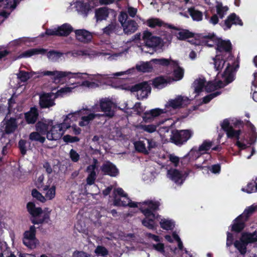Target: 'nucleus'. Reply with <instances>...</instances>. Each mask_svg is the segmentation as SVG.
<instances>
[{"mask_svg":"<svg viewBox=\"0 0 257 257\" xmlns=\"http://www.w3.org/2000/svg\"><path fill=\"white\" fill-rule=\"evenodd\" d=\"M46 52V50L42 48H35L32 49L30 50H28L26 51L21 54L19 56H18V58H28L34 55H38L40 54H44Z\"/></svg>","mask_w":257,"mask_h":257,"instance_id":"nucleus-29","label":"nucleus"},{"mask_svg":"<svg viewBox=\"0 0 257 257\" xmlns=\"http://www.w3.org/2000/svg\"><path fill=\"white\" fill-rule=\"evenodd\" d=\"M43 190L45 191V197L46 200H52L54 198L56 195V187L52 186L50 188L48 186L45 185L43 188Z\"/></svg>","mask_w":257,"mask_h":257,"instance_id":"nucleus-33","label":"nucleus"},{"mask_svg":"<svg viewBox=\"0 0 257 257\" xmlns=\"http://www.w3.org/2000/svg\"><path fill=\"white\" fill-rule=\"evenodd\" d=\"M1 143L4 145L3 146L2 154L5 155L7 153V149L10 146V139L7 138V136L2 137L0 139Z\"/></svg>","mask_w":257,"mask_h":257,"instance_id":"nucleus-47","label":"nucleus"},{"mask_svg":"<svg viewBox=\"0 0 257 257\" xmlns=\"http://www.w3.org/2000/svg\"><path fill=\"white\" fill-rule=\"evenodd\" d=\"M109 15H111L114 17L116 15L113 10L105 7L99 8L95 11V17L97 21L106 20Z\"/></svg>","mask_w":257,"mask_h":257,"instance_id":"nucleus-24","label":"nucleus"},{"mask_svg":"<svg viewBox=\"0 0 257 257\" xmlns=\"http://www.w3.org/2000/svg\"><path fill=\"white\" fill-rule=\"evenodd\" d=\"M221 75V80L215 79L214 81L208 82L204 87L207 92H211L215 89L221 88L231 82L234 79L235 72L229 68L228 63Z\"/></svg>","mask_w":257,"mask_h":257,"instance_id":"nucleus-5","label":"nucleus"},{"mask_svg":"<svg viewBox=\"0 0 257 257\" xmlns=\"http://www.w3.org/2000/svg\"><path fill=\"white\" fill-rule=\"evenodd\" d=\"M59 36H65L68 35L73 30L72 27L68 24H64L57 28Z\"/></svg>","mask_w":257,"mask_h":257,"instance_id":"nucleus-36","label":"nucleus"},{"mask_svg":"<svg viewBox=\"0 0 257 257\" xmlns=\"http://www.w3.org/2000/svg\"><path fill=\"white\" fill-rule=\"evenodd\" d=\"M257 209L256 205H252L246 208L244 212L236 219L232 225V230L239 232L244 227V222L247 220L249 216L252 214Z\"/></svg>","mask_w":257,"mask_h":257,"instance_id":"nucleus-9","label":"nucleus"},{"mask_svg":"<svg viewBox=\"0 0 257 257\" xmlns=\"http://www.w3.org/2000/svg\"><path fill=\"white\" fill-rule=\"evenodd\" d=\"M132 92H136L137 96L139 99L146 98L151 92V87L149 84L144 82L135 85L131 88Z\"/></svg>","mask_w":257,"mask_h":257,"instance_id":"nucleus-19","label":"nucleus"},{"mask_svg":"<svg viewBox=\"0 0 257 257\" xmlns=\"http://www.w3.org/2000/svg\"><path fill=\"white\" fill-rule=\"evenodd\" d=\"M75 33L76 39L80 42L86 43L90 41L92 38L91 34L85 30H77Z\"/></svg>","mask_w":257,"mask_h":257,"instance_id":"nucleus-27","label":"nucleus"},{"mask_svg":"<svg viewBox=\"0 0 257 257\" xmlns=\"http://www.w3.org/2000/svg\"><path fill=\"white\" fill-rule=\"evenodd\" d=\"M193 33L186 30H183L177 34V38L180 40H185L186 39L193 37Z\"/></svg>","mask_w":257,"mask_h":257,"instance_id":"nucleus-51","label":"nucleus"},{"mask_svg":"<svg viewBox=\"0 0 257 257\" xmlns=\"http://www.w3.org/2000/svg\"><path fill=\"white\" fill-rule=\"evenodd\" d=\"M212 146V143L211 142L205 141L200 146L199 149L204 154L206 153L207 151L211 148Z\"/></svg>","mask_w":257,"mask_h":257,"instance_id":"nucleus-53","label":"nucleus"},{"mask_svg":"<svg viewBox=\"0 0 257 257\" xmlns=\"http://www.w3.org/2000/svg\"><path fill=\"white\" fill-rule=\"evenodd\" d=\"M168 113L165 107L164 109L159 108L152 109L145 112L143 116V120L146 122H150L162 113Z\"/></svg>","mask_w":257,"mask_h":257,"instance_id":"nucleus-22","label":"nucleus"},{"mask_svg":"<svg viewBox=\"0 0 257 257\" xmlns=\"http://www.w3.org/2000/svg\"><path fill=\"white\" fill-rule=\"evenodd\" d=\"M152 246L157 251L165 254L164 245L163 243L159 242L157 244H153Z\"/></svg>","mask_w":257,"mask_h":257,"instance_id":"nucleus-58","label":"nucleus"},{"mask_svg":"<svg viewBox=\"0 0 257 257\" xmlns=\"http://www.w3.org/2000/svg\"><path fill=\"white\" fill-rule=\"evenodd\" d=\"M147 25L151 28L156 27H161L163 25L164 23L160 19L157 18H152L147 20Z\"/></svg>","mask_w":257,"mask_h":257,"instance_id":"nucleus-46","label":"nucleus"},{"mask_svg":"<svg viewBox=\"0 0 257 257\" xmlns=\"http://www.w3.org/2000/svg\"><path fill=\"white\" fill-rule=\"evenodd\" d=\"M157 144L154 140L147 139H144L135 143L136 149L138 151L146 154H148L151 149L155 148Z\"/></svg>","mask_w":257,"mask_h":257,"instance_id":"nucleus-18","label":"nucleus"},{"mask_svg":"<svg viewBox=\"0 0 257 257\" xmlns=\"http://www.w3.org/2000/svg\"><path fill=\"white\" fill-rule=\"evenodd\" d=\"M66 129L63 122L51 125L47 133V139L50 141L58 140L62 137Z\"/></svg>","mask_w":257,"mask_h":257,"instance_id":"nucleus-17","label":"nucleus"},{"mask_svg":"<svg viewBox=\"0 0 257 257\" xmlns=\"http://www.w3.org/2000/svg\"><path fill=\"white\" fill-rule=\"evenodd\" d=\"M193 132L191 130H175L172 132L171 140L177 146H181L186 143L193 136Z\"/></svg>","mask_w":257,"mask_h":257,"instance_id":"nucleus-11","label":"nucleus"},{"mask_svg":"<svg viewBox=\"0 0 257 257\" xmlns=\"http://www.w3.org/2000/svg\"><path fill=\"white\" fill-rule=\"evenodd\" d=\"M169 82L162 77H159L155 78L153 82V84L155 88L161 89L166 86Z\"/></svg>","mask_w":257,"mask_h":257,"instance_id":"nucleus-39","label":"nucleus"},{"mask_svg":"<svg viewBox=\"0 0 257 257\" xmlns=\"http://www.w3.org/2000/svg\"><path fill=\"white\" fill-rule=\"evenodd\" d=\"M39 113L37 109L34 107L25 114V117L28 124H34L36 121Z\"/></svg>","mask_w":257,"mask_h":257,"instance_id":"nucleus-28","label":"nucleus"},{"mask_svg":"<svg viewBox=\"0 0 257 257\" xmlns=\"http://www.w3.org/2000/svg\"><path fill=\"white\" fill-rule=\"evenodd\" d=\"M188 11L194 21H200L202 20L203 15L201 12L193 8L189 9Z\"/></svg>","mask_w":257,"mask_h":257,"instance_id":"nucleus-44","label":"nucleus"},{"mask_svg":"<svg viewBox=\"0 0 257 257\" xmlns=\"http://www.w3.org/2000/svg\"><path fill=\"white\" fill-rule=\"evenodd\" d=\"M221 128L226 133L227 136L228 138H236L237 140L239 139V136L240 131H235L230 125L228 120H224L221 124Z\"/></svg>","mask_w":257,"mask_h":257,"instance_id":"nucleus-23","label":"nucleus"},{"mask_svg":"<svg viewBox=\"0 0 257 257\" xmlns=\"http://www.w3.org/2000/svg\"><path fill=\"white\" fill-rule=\"evenodd\" d=\"M190 100L185 96L178 95L174 99L167 102L165 107L168 113H173L176 109L184 107L189 104Z\"/></svg>","mask_w":257,"mask_h":257,"instance_id":"nucleus-10","label":"nucleus"},{"mask_svg":"<svg viewBox=\"0 0 257 257\" xmlns=\"http://www.w3.org/2000/svg\"><path fill=\"white\" fill-rule=\"evenodd\" d=\"M9 107L8 109V113L4 120L2 122L1 131L3 132L2 137L7 136V138H9V135L15 132L18 126L17 119L13 117L8 118V114L14 111L13 105L15 104L12 98L9 100Z\"/></svg>","mask_w":257,"mask_h":257,"instance_id":"nucleus-6","label":"nucleus"},{"mask_svg":"<svg viewBox=\"0 0 257 257\" xmlns=\"http://www.w3.org/2000/svg\"><path fill=\"white\" fill-rule=\"evenodd\" d=\"M98 161L96 159H93L92 164L89 165L86 169V171L88 175H96L95 170L97 167Z\"/></svg>","mask_w":257,"mask_h":257,"instance_id":"nucleus-48","label":"nucleus"},{"mask_svg":"<svg viewBox=\"0 0 257 257\" xmlns=\"http://www.w3.org/2000/svg\"><path fill=\"white\" fill-rule=\"evenodd\" d=\"M160 224L161 227L166 230H171L175 226L174 222L172 220L166 218L162 219Z\"/></svg>","mask_w":257,"mask_h":257,"instance_id":"nucleus-38","label":"nucleus"},{"mask_svg":"<svg viewBox=\"0 0 257 257\" xmlns=\"http://www.w3.org/2000/svg\"><path fill=\"white\" fill-rule=\"evenodd\" d=\"M121 26L123 28V32L126 34H131L135 32L138 28L137 23L134 20H128L126 22L123 23Z\"/></svg>","mask_w":257,"mask_h":257,"instance_id":"nucleus-26","label":"nucleus"},{"mask_svg":"<svg viewBox=\"0 0 257 257\" xmlns=\"http://www.w3.org/2000/svg\"><path fill=\"white\" fill-rule=\"evenodd\" d=\"M94 105H97L99 107V111L97 113L102 114L101 117L103 116L112 117L113 116L115 104L110 99L107 98H102L99 100V105L97 104Z\"/></svg>","mask_w":257,"mask_h":257,"instance_id":"nucleus-15","label":"nucleus"},{"mask_svg":"<svg viewBox=\"0 0 257 257\" xmlns=\"http://www.w3.org/2000/svg\"><path fill=\"white\" fill-rule=\"evenodd\" d=\"M139 207L145 216V218L142 220V224L147 228L153 229L155 228V220L159 217L152 212L158 209L160 203L157 201L148 200L143 203H139Z\"/></svg>","mask_w":257,"mask_h":257,"instance_id":"nucleus-4","label":"nucleus"},{"mask_svg":"<svg viewBox=\"0 0 257 257\" xmlns=\"http://www.w3.org/2000/svg\"><path fill=\"white\" fill-rule=\"evenodd\" d=\"M155 174L153 170H146L145 173L143 175V178L145 181H152L155 177Z\"/></svg>","mask_w":257,"mask_h":257,"instance_id":"nucleus-55","label":"nucleus"},{"mask_svg":"<svg viewBox=\"0 0 257 257\" xmlns=\"http://www.w3.org/2000/svg\"><path fill=\"white\" fill-rule=\"evenodd\" d=\"M73 87L67 86L61 88L57 92L54 94L53 93H45L40 97L39 104L42 108H49L55 104L54 99L59 96H63L64 94L70 92L72 89L76 87V84H72Z\"/></svg>","mask_w":257,"mask_h":257,"instance_id":"nucleus-7","label":"nucleus"},{"mask_svg":"<svg viewBox=\"0 0 257 257\" xmlns=\"http://www.w3.org/2000/svg\"><path fill=\"white\" fill-rule=\"evenodd\" d=\"M216 55L212 59L214 68L216 71H220L224 67H227L229 64V68L235 72L236 68L234 65V61L231 56V44L228 40H223L218 38L216 44Z\"/></svg>","mask_w":257,"mask_h":257,"instance_id":"nucleus-2","label":"nucleus"},{"mask_svg":"<svg viewBox=\"0 0 257 257\" xmlns=\"http://www.w3.org/2000/svg\"><path fill=\"white\" fill-rule=\"evenodd\" d=\"M36 131L41 135H46L49 131V126L46 123L39 121L36 125Z\"/></svg>","mask_w":257,"mask_h":257,"instance_id":"nucleus-43","label":"nucleus"},{"mask_svg":"<svg viewBox=\"0 0 257 257\" xmlns=\"http://www.w3.org/2000/svg\"><path fill=\"white\" fill-rule=\"evenodd\" d=\"M137 69L141 72H150L152 70V62H143L140 64H138L136 65Z\"/></svg>","mask_w":257,"mask_h":257,"instance_id":"nucleus-37","label":"nucleus"},{"mask_svg":"<svg viewBox=\"0 0 257 257\" xmlns=\"http://www.w3.org/2000/svg\"><path fill=\"white\" fill-rule=\"evenodd\" d=\"M152 64L162 66H177V61H174L171 59H154L151 61Z\"/></svg>","mask_w":257,"mask_h":257,"instance_id":"nucleus-30","label":"nucleus"},{"mask_svg":"<svg viewBox=\"0 0 257 257\" xmlns=\"http://www.w3.org/2000/svg\"><path fill=\"white\" fill-rule=\"evenodd\" d=\"M174 69V78L173 79L174 81H178L181 80L184 74L183 70L178 66V63H177V66H171Z\"/></svg>","mask_w":257,"mask_h":257,"instance_id":"nucleus-42","label":"nucleus"},{"mask_svg":"<svg viewBox=\"0 0 257 257\" xmlns=\"http://www.w3.org/2000/svg\"><path fill=\"white\" fill-rule=\"evenodd\" d=\"M241 191L249 194L256 192L255 186L252 182L248 183L246 187L242 188Z\"/></svg>","mask_w":257,"mask_h":257,"instance_id":"nucleus-54","label":"nucleus"},{"mask_svg":"<svg viewBox=\"0 0 257 257\" xmlns=\"http://www.w3.org/2000/svg\"><path fill=\"white\" fill-rule=\"evenodd\" d=\"M121 30V27L115 22H111L108 26L103 29V33L110 35L113 33H118Z\"/></svg>","mask_w":257,"mask_h":257,"instance_id":"nucleus-31","label":"nucleus"},{"mask_svg":"<svg viewBox=\"0 0 257 257\" xmlns=\"http://www.w3.org/2000/svg\"><path fill=\"white\" fill-rule=\"evenodd\" d=\"M169 159L170 162L174 164V165L176 167L178 166L179 163V158L174 154H170L169 155Z\"/></svg>","mask_w":257,"mask_h":257,"instance_id":"nucleus-62","label":"nucleus"},{"mask_svg":"<svg viewBox=\"0 0 257 257\" xmlns=\"http://www.w3.org/2000/svg\"><path fill=\"white\" fill-rule=\"evenodd\" d=\"M100 170L105 174L111 177H115L119 173L118 169L115 165L109 161L104 162L100 167Z\"/></svg>","mask_w":257,"mask_h":257,"instance_id":"nucleus-21","label":"nucleus"},{"mask_svg":"<svg viewBox=\"0 0 257 257\" xmlns=\"http://www.w3.org/2000/svg\"><path fill=\"white\" fill-rule=\"evenodd\" d=\"M47 55L51 61H56L63 55V54L59 52L51 51L49 52Z\"/></svg>","mask_w":257,"mask_h":257,"instance_id":"nucleus-50","label":"nucleus"},{"mask_svg":"<svg viewBox=\"0 0 257 257\" xmlns=\"http://www.w3.org/2000/svg\"><path fill=\"white\" fill-rule=\"evenodd\" d=\"M73 257H91L90 255L82 251H75L73 253Z\"/></svg>","mask_w":257,"mask_h":257,"instance_id":"nucleus-64","label":"nucleus"},{"mask_svg":"<svg viewBox=\"0 0 257 257\" xmlns=\"http://www.w3.org/2000/svg\"><path fill=\"white\" fill-rule=\"evenodd\" d=\"M95 253L97 255L104 256L107 254L108 251L104 246H98L95 250Z\"/></svg>","mask_w":257,"mask_h":257,"instance_id":"nucleus-57","label":"nucleus"},{"mask_svg":"<svg viewBox=\"0 0 257 257\" xmlns=\"http://www.w3.org/2000/svg\"><path fill=\"white\" fill-rule=\"evenodd\" d=\"M29 139L32 141H38L42 143L45 141V138L41 136V134L37 131L31 133L30 134Z\"/></svg>","mask_w":257,"mask_h":257,"instance_id":"nucleus-45","label":"nucleus"},{"mask_svg":"<svg viewBox=\"0 0 257 257\" xmlns=\"http://www.w3.org/2000/svg\"><path fill=\"white\" fill-rule=\"evenodd\" d=\"M99 111V108L97 105H93L90 108L83 107L79 110L64 116L63 123L65 125L66 128H70L71 122L76 121L78 118L80 117L79 125L80 126H85L94 119L101 117L102 114L98 113Z\"/></svg>","mask_w":257,"mask_h":257,"instance_id":"nucleus-3","label":"nucleus"},{"mask_svg":"<svg viewBox=\"0 0 257 257\" xmlns=\"http://www.w3.org/2000/svg\"><path fill=\"white\" fill-rule=\"evenodd\" d=\"M232 25H242V22L239 18L234 13L231 14L228 16L227 19L225 21L224 29L225 30L229 29Z\"/></svg>","mask_w":257,"mask_h":257,"instance_id":"nucleus-25","label":"nucleus"},{"mask_svg":"<svg viewBox=\"0 0 257 257\" xmlns=\"http://www.w3.org/2000/svg\"><path fill=\"white\" fill-rule=\"evenodd\" d=\"M188 174L185 172H180L176 169H171L168 171V176L176 184H182Z\"/></svg>","mask_w":257,"mask_h":257,"instance_id":"nucleus-20","label":"nucleus"},{"mask_svg":"<svg viewBox=\"0 0 257 257\" xmlns=\"http://www.w3.org/2000/svg\"><path fill=\"white\" fill-rule=\"evenodd\" d=\"M255 241H257V232L252 234L244 233L239 240L234 242V245L243 254L246 252V245Z\"/></svg>","mask_w":257,"mask_h":257,"instance_id":"nucleus-13","label":"nucleus"},{"mask_svg":"<svg viewBox=\"0 0 257 257\" xmlns=\"http://www.w3.org/2000/svg\"><path fill=\"white\" fill-rule=\"evenodd\" d=\"M173 237L175 240L177 241L178 248H171V249L175 254H180V252L183 250V243L179 236L175 232L173 233Z\"/></svg>","mask_w":257,"mask_h":257,"instance_id":"nucleus-40","label":"nucleus"},{"mask_svg":"<svg viewBox=\"0 0 257 257\" xmlns=\"http://www.w3.org/2000/svg\"><path fill=\"white\" fill-rule=\"evenodd\" d=\"M32 195L33 197L36 198L38 200L42 202H45L46 201V198L45 196H43L40 192L37 190L34 189L32 191Z\"/></svg>","mask_w":257,"mask_h":257,"instance_id":"nucleus-56","label":"nucleus"},{"mask_svg":"<svg viewBox=\"0 0 257 257\" xmlns=\"http://www.w3.org/2000/svg\"><path fill=\"white\" fill-rule=\"evenodd\" d=\"M125 75V71H121L113 73L112 74H96L94 75H89L86 73H72L69 71H45L38 72H25L21 71L18 74V77L22 81H26L29 78L32 77L39 78L43 76H52L53 82L55 83H59L61 82L62 79L64 77L75 78H83V76H88L89 80L93 81H84L82 82L79 85L88 88H93L98 86L97 83H104L108 78L114 77H119Z\"/></svg>","mask_w":257,"mask_h":257,"instance_id":"nucleus-1","label":"nucleus"},{"mask_svg":"<svg viewBox=\"0 0 257 257\" xmlns=\"http://www.w3.org/2000/svg\"><path fill=\"white\" fill-rule=\"evenodd\" d=\"M113 198V204L115 206H129L131 207H138V204L132 202L127 197V194L121 188L114 189Z\"/></svg>","mask_w":257,"mask_h":257,"instance_id":"nucleus-8","label":"nucleus"},{"mask_svg":"<svg viewBox=\"0 0 257 257\" xmlns=\"http://www.w3.org/2000/svg\"><path fill=\"white\" fill-rule=\"evenodd\" d=\"M203 42L208 47H213L215 45L216 46L218 39V38L214 34L204 35L203 36Z\"/></svg>","mask_w":257,"mask_h":257,"instance_id":"nucleus-32","label":"nucleus"},{"mask_svg":"<svg viewBox=\"0 0 257 257\" xmlns=\"http://www.w3.org/2000/svg\"><path fill=\"white\" fill-rule=\"evenodd\" d=\"M215 7L217 13L221 19L223 18L228 10L227 6H223L222 4L220 2H217Z\"/></svg>","mask_w":257,"mask_h":257,"instance_id":"nucleus-41","label":"nucleus"},{"mask_svg":"<svg viewBox=\"0 0 257 257\" xmlns=\"http://www.w3.org/2000/svg\"><path fill=\"white\" fill-rule=\"evenodd\" d=\"M144 45L139 47L142 52L149 53L146 49L148 48H155L159 46L161 43V40L158 37L154 36L148 31L144 32L143 36Z\"/></svg>","mask_w":257,"mask_h":257,"instance_id":"nucleus-12","label":"nucleus"},{"mask_svg":"<svg viewBox=\"0 0 257 257\" xmlns=\"http://www.w3.org/2000/svg\"><path fill=\"white\" fill-rule=\"evenodd\" d=\"M63 140L65 142H70V143H73V142H77L79 141V139L77 137H72L70 135H66L64 136L63 138Z\"/></svg>","mask_w":257,"mask_h":257,"instance_id":"nucleus-61","label":"nucleus"},{"mask_svg":"<svg viewBox=\"0 0 257 257\" xmlns=\"http://www.w3.org/2000/svg\"><path fill=\"white\" fill-rule=\"evenodd\" d=\"M69 155L71 160L74 162H77L79 160V155L73 149L70 150Z\"/></svg>","mask_w":257,"mask_h":257,"instance_id":"nucleus-59","label":"nucleus"},{"mask_svg":"<svg viewBox=\"0 0 257 257\" xmlns=\"http://www.w3.org/2000/svg\"><path fill=\"white\" fill-rule=\"evenodd\" d=\"M194 91L197 94L201 92L205 87V80L204 78H199L195 80L193 84Z\"/></svg>","mask_w":257,"mask_h":257,"instance_id":"nucleus-34","label":"nucleus"},{"mask_svg":"<svg viewBox=\"0 0 257 257\" xmlns=\"http://www.w3.org/2000/svg\"><path fill=\"white\" fill-rule=\"evenodd\" d=\"M203 154L199 151V148H193L188 154L189 157L192 160H196L200 157Z\"/></svg>","mask_w":257,"mask_h":257,"instance_id":"nucleus-49","label":"nucleus"},{"mask_svg":"<svg viewBox=\"0 0 257 257\" xmlns=\"http://www.w3.org/2000/svg\"><path fill=\"white\" fill-rule=\"evenodd\" d=\"M26 144V142L24 140H21L19 142V147L21 151V152L23 155L26 154L27 152L25 146Z\"/></svg>","mask_w":257,"mask_h":257,"instance_id":"nucleus-63","label":"nucleus"},{"mask_svg":"<svg viewBox=\"0 0 257 257\" xmlns=\"http://www.w3.org/2000/svg\"><path fill=\"white\" fill-rule=\"evenodd\" d=\"M23 242L31 249L36 248L39 244V242L36 238V227L34 225L31 226L29 229L24 232Z\"/></svg>","mask_w":257,"mask_h":257,"instance_id":"nucleus-16","label":"nucleus"},{"mask_svg":"<svg viewBox=\"0 0 257 257\" xmlns=\"http://www.w3.org/2000/svg\"><path fill=\"white\" fill-rule=\"evenodd\" d=\"M139 128L143 131L149 133H152L155 132L157 130V125L155 124H148V125H140Z\"/></svg>","mask_w":257,"mask_h":257,"instance_id":"nucleus-52","label":"nucleus"},{"mask_svg":"<svg viewBox=\"0 0 257 257\" xmlns=\"http://www.w3.org/2000/svg\"><path fill=\"white\" fill-rule=\"evenodd\" d=\"M220 94V92L218 91L215 92L214 93H211L207 96L204 97L203 98V101L204 103H206L209 102L212 99L216 97L217 96Z\"/></svg>","mask_w":257,"mask_h":257,"instance_id":"nucleus-60","label":"nucleus"},{"mask_svg":"<svg viewBox=\"0 0 257 257\" xmlns=\"http://www.w3.org/2000/svg\"><path fill=\"white\" fill-rule=\"evenodd\" d=\"M76 10L78 12L84 14L85 16L90 10V6L88 3H84L81 2H77L75 4Z\"/></svg>","mask_w":257,"mask_h":257,"instance_id":"nucleus-35","label":"nucleus"},{"mask_svg":"<svg viewBox=\"0 0 257 257\" xmlns=\"http://www.w3.org/2000/svg\"><path fill=\"white\" fill-rule=\"evenodd\" d=\"M27 209L29 212L34 217H40L42 216L43 218L36 220L34 219L32 220V222L34 224L42 223L43 222L47 221L49 218V211H43L42 209L40 207H36L35 204L32 202H29L27 204Z\"/></svg>","mask_w":257,"mask_h":257,"instance_id":"nucleus-14","label":"nucleus"}]
</instances>
